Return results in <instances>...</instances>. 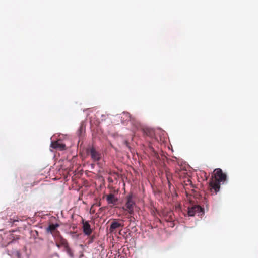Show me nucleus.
I'll return each mask as SVG.
<instances>
[{
  "instance_id": "f257e3e1",
  "label": "nucleus",
  "mask_w": 258,
  "mask_h": 258,
  "mask_svg": "<svg viewBox=\"0 0 258 258\" xmlns=\"http://www.w3.org/2000/svg\"><path fill=\"white\" fill-rule=\"evenodd\" d=\"M226 181V174L224 173L220 168L215 169L209 183L211 192H214V194H216L220 190V183H224Z\"/></svg>"
},
{
  "instance_id": "f03ea898",
  "label": "nucleus",
  "mask_w": 258,
  "mask_h": 258,
  "mask_svg": "<svg viewBox=\"0 0 258 258\" xmlns=\"http://www.w3.org/2000/svg\"><path fill=\"white\" fill-rule=\"evenodd\" d=\"M124 225V221L123 220L118 219H112L109 229V233H115L117 230H122Z\"/></svg>"
},
{
  "instance_id": "7ed1b4c3",
  "label": "nucleus",
  "mask_w": 258,
  "mask_h": 258,
  "mask_svg": "<svg viewBox=\"0 0 258 258\" xmlns=\"http://www.w3.org/2000/svg\"><path fill=\"white\" fill-rule=\"evenodd\" d=\"M87 153L90 155L91 159L93 162L99 161L101 159V154L93 147L87 149Z\"/></svg>"
},
{
  "instance_id": "20e7f679",
  "label": "nucleus",
  "mask_w": 258,
  "mask_h": 258,
  "mask_svg": "<svg viewBox=\"0 0 258 258\" xmlns=\"http://www.w3.org/2000/svg\"><path fill=\"white\" fill-rule=\"evenodd\" d=\"M127 201L125 203V210L128 211V213L131 214H133L134 212V207L135 205V203L133 200V195L130 194L127 196Z\"/></svg>"
},
{
  "instance_id": "39448f33",
  "label": "nucleus",
  "mask_w": 258,
  "mask_h": 258,
  "mask_svg": "<svg viewBox=\"0 0 258 258\" xmlns=\"http://www.w3.org/2000/svg\"><path fill=\"white\" fill-rule=\"evenodd\" d=\"M203 212V209L199 205H195L188 209V215L189 216H194L196 213L200 214Z\"/></svg>"
},
{
  "instance_id": "423d86ee",
  "label": "nucleus",
  "mask_w": 258,
  "mask_h": 258,
  "mask_svg": "<svg viewBox=\"0 0 258 258\" xmlns=\"http://www.w3.org/2000/svg\"><path fill=\"white\" fill-rule=\"evenodd\" d=\"M51 147L55 149L59 150L60 151L64 150L66 149V145L63 144L59 140L52 142L51 144Z\"/></svg>"
},
{
  "instance_id": "0eeeda50",
  "label": "nucleus",
  "mask_w": 258,
  "mask_h": 258,
  "mask_svg": "<svg viewBox=\"0 0 258 258\" xmlns=\"http://www.w3.org/2000/svg\"><path fill=\"white\" fill-rule=\"evenodd\" d=\"M106 200L108 204L110 207L114 206L118 201V199L112 194H110L106 195Z\"/></svg>"
},
{
  "instance_id": "6e6552de",
  "label": "nucleus",
  "mask_w": 258,
  "mask_h": 258,
  "mask_svg": "<svg viewBox=\"0 0 258 258\" xmlns=\"http://www.w3.org/2000/svg\"><path fill=\"white\" fill-rule=\"evenodd\" d=\"M83 232L85 235H90L92 231L90 225L88 221L84 222V220H83Z\"/></svg>"
},
{
  "instance_id": "1a4fd4ad",
  "label": "nucleus",
  "mask_w": 258,
  "mask_h": 258,
  "mask_svg": "<svg viewBox=\"0 0 258 258\" xmlns=\"http://www.w3.org/2000/svg\"><path fill=\"white\" fill-rule=\"evenodd\" d=\"M59 226V225L58 224H50L48 227L46 229V231L47 233H50L52 234H53V233L55 232V231L56 230L57 228H58Z\"/></svg>"
},
{
  "instance_id": "9d476101",
  "label": "nucleus",
  "mask_w": 258,
  "mask_h": 258,
  "mask_svg": "<svg viewBox=\"0 0 258 258\" xmlns=\"http://www.w3.org/2000/svg\"><path fill=\"white\" fill-rule=\"evenodd\" d=\"M60 242H61V244H60L61 245H63V246H65L66 247H68V244L67 241L66 239H64L62 238H61Z\"/></svg>"
},
{
  "instance_id": "9b49d317",
  "label": "nucleus",
  "mask_w": 258,
  "mask_h": 258,
  "mask_svg": "<svg viewBox=\"0 0 258 258\" xmlns=\"http://www.w3.org/2000/svg\"><path fill=\"white\" fill-rule=\"evenodd\" d=\"M122 118H126V120H130L131 116L128 113H123V116L121 117Z\"/></svg>"
},
{
  "instance_id": "f8f14e48",
  "label": "nucleus",
  "mask_w": 258,
  "mask_h": 258,
  "mask_svg": "<svg viewBox=\"0 0 258 258\" xmlns=\"http://www.w3.org/2000/svg\"><path fill=\"white\" fill-rule=\"evenodd\" d=\"M123 143H124V145H125L127 148H128L129 149H130V146H129V142H128L127 141L125 140V141H124V142H123Z\"/></svg>"
},
{
  "instance_id": "ddd939ff",
  "label": "nucleus",
  "mask_w": 258,
  "mask_h": 258,
  "mask_svg": "<svg viewBox=\"0 0 258 258\" xmlns=\"http://www.w3.org/2000/svg\"><path fill=\"white\" fill-rule=\"evenodd\" d=\"M16 221H18V220H13L11 218L10 219V222L11 223H14V222H16Z\"/></svg>"
},
{
  "instance_id": "4468645a",
  "label": "nucleus",
  "mask_w": 258,
  "mask_h": 258,
  "mask_svg": "<svg viewBox=\"0 0 258 258\" xmlns=\"http://www.w3.org/2000/svg\"><path fill=\"white\" fill-rule=\"evenodd\" d=\"M90 213H92V214H93L95 213V210H92V208H91L90 209Z\"/></svg>"
},
{
  "instance_id": "2eb2a0df",
  "label": "nucleus",
  "mask_w": 258,
  "mask_h": 258,
  "mask_svg": "<svg viewBox=\"0 0 258 258\" xmlns=\"http://www.w3.org/2000/svg\"><path fill=\"white\" fill-rule=\"evenodd\" d=\"M17 256H18V257H20V252H18V251H17Z\"/></svg>"
},
{
  "instance_id": "dca6fc26",
  "label": "nucleus",
  "mask_w": 258,
  "mask_h": 258,
  "mask_svg": "<svg viewBox=\"0 0 258 258\" xmlns=\"http://www.w3.org/2000/svg\"><path fill=\"white\" fill-rule=\"evenodd\" d=\"M56 246H57V247L60 248V247L61 246V244L57 243H56Z\"/></svg>"
},
{
  "instance_id": "f3484780",
  "label": "nucleus",
  "mask_w": 258,
  "mask_h": 258,
  "mask_svg": "<svg viewBox=\"0 0 258 258\" xmlns=\"http://www.w3.org/2000/svg\"><path fill=\"white\" fill-rule=\"evenodd\" d=\"M155 156L157 159L159 158V155L156 153H155Z\"/></svg>"
},
{
  "instance_id": "a211bd4d",
  "label": "nucleus",
  "mask_w": 258,
  "mask_h": 258,
  "mask_svg": "<svg viewBox=\"0 0 258 258\" xmlns=\"http://www.w3.org/2000/svg\"><path fill=\"white\" fill-rule=\"evenodd\" d=\"M3 213H4V214H5V212H2V213H1V214H2V215Z\"/></svg>"
},
{
  "instance_id": "6ab92c4d",
  "label": "nucleus",
  "mask_w": 258,
  "mask_h": 258,
  "mask_svg": "<svg viewBox=\"0 0 258 258\" xmlns=\"http://www.w3.org/2000/svg\"><path fill=\"white\" fill-rule=\"evenodd\" d=\"M56 233H59V231H56Z\"/></svg>"
}]
</instances>
